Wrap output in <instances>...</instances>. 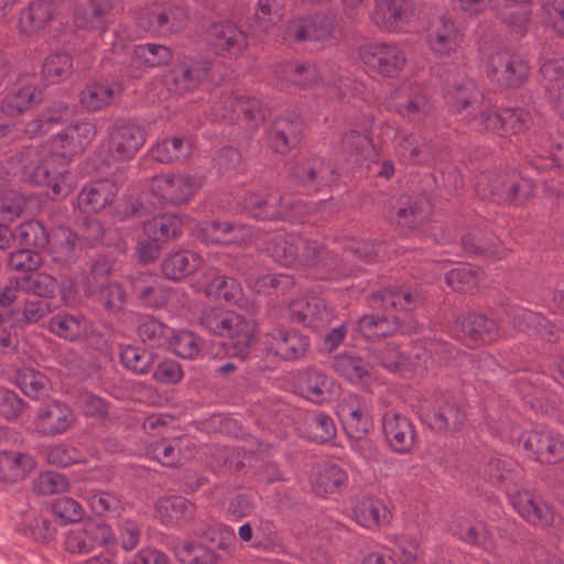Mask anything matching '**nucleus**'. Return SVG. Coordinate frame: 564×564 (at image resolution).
<instances>
[{
    "instance_id": "49",
    "label": "nucleus",
    "mask_w": 564,
    "mask_h": 564,
    "mask_svg": "<svg viewBox=\"0 0 564 564\" xmlns=\"http://www.w3.org/2000/svg\"><path fill=\"white\" fill-rule=\"evenodd\" d=\"M192 152L191 143L183 138H171L158 142L150 150L152 158L161 163L185 160Z\"/></svg>"
},
{
    "instance_id": "24",
    "label": "nucleus",
    "mask_w": 564,
    "mask_h": 564,
    "mask_svg": "<svg viewBox=\"0 0 564 564\" xmlns=\"http://www.w3.org/2000/svg\"><path fill=\"white\" fill-rule=\"evenodd\" d=\"M289 314L293 322L314 328L323 327L333 319L332 310L318 296L301 297L292 301L289 305Z\"/></svg>"
},
{
    "instance_id": "20",
    "label": "nucleus",
    "mask_w": 564,
    "mask_h": 564,
    "mask_svg": "<svg viewBox=\"0 0 564 564\" xmlns=\"http://www.w3.org/2000/svg\"><path fill=\"white\" fill-rule=\"evenodd\" d=\"M209 36L213 51L223 57L237 58L248 47L247 33L230 21L215 23Z\"/></svg>"
},
{
    "instance_id": "46",
    "label": "nucleus",
    "mask_w": 564,
    "mask_h": 564,
    "mask_svg": "<svg viewBox=\"0 0 564 564\" xmlns=\"http://www.w3.org/2000/svg\"><path fill=\"white\" fill-rule=\"evenodd\" d=\"M143 228L151 240L164 241L181 235L183 220L175 214H165L148 220Z\"/></svg>"
},
{
    "instance_id": "36",
    "label": "nucleus",
    "mask_w": 564,
    "mask_h": 564,
    "mask_svg": "<svg viewBox=\"0 0 564 564\" xmlns=\"http://www.w3.org/2000/svg\"><path fill=\"white\" fill-rule=\"evenodd\" d=\"M243 208L254 218L267 220L285 217L281 198L275 194L251 193L243 197Z\"/></svg>"
},
{
    "instance_id": "26",
    "label": "nucleus",
    "mask_w": 564,
    "mask_h": 564,
    "mask_svg": "<svg viewBox=\"0 0 564 564\" xmlns=\"http://www.w3.org/2000/svg\"><path fill=\"white\" fill-rule=\"evenodd\" d=\"M121 93L122 85L118 82H90L80 90L79 104L87 111H100L113 105Z\"/></svg>"
},
{
    "instance_id": "53",
    "label": "nucleus",
    "mask_w": 564,
    "mask_h": 564,
    "mask_svg": "<svg viewBox=\"0 0 564 564\" xmlns=\"http://www.w3.org/2000/svg\"><path fill=\"white\" fill-rule=\"evenodd\" d=\"M48 329L61 338L74 341L85 336L86 323L80 316L57 314L48 322Z\"/></svg>"
},
{
    "instance_id": "63",
    "label": "nucleus",
    "mask_w": 564,
    "mask_h": 564,
    "mask_svg": "<svg viewBox=\"0 0 564 564\" xmlns=\"http://www.w3.org/2000/svg\"><path fill=\"white\" fill-rule=\"evenodd\" d=\"M138 333L143 341L155 346H165L173 329L153 317H145L140 323Z\"/></svg>"
},
{
    "instance_id": "2",
    "label": "nucleus",
    "mask_w": 564,
    "mask_h": 564,
    "mask_svg": "<svg viewBox=\"0 0 564 564\" xmlns=\"http://www.w3.org/2000/svg\"><path fill=\"white\" fill-rule=\"evenodd\" d=\"M265 250L282 265L332 268L337 263L336 258L323 245L315 240H304L295 234L275 235Z\"/></svg>"
},
{
    "instance_id": "12",
    "label": "nucleus",
    "mask_w": 564,
    "mask_h": 564,
    "mask_svg": "<svg viewBox=\"0 0 564 564\" xmlns=\"http://www.w3.org/2000/svg\"><path fill=\"white\" fill-rule=\"evenodd\" d=\"M113 540L115 534L107 523L88 520L65 533L64 546L68 553L82 555L90 553L99 546H106Z\"/></svg>"
},
{
    "instance_id": "60",
    "label": "nucleus",
    "mask_w": 564,
    "mask_h": 564,
    "mask_svg": "<svg viewBox=\"0 0 564 564\" xmlns=\"http://www.w3.org/2000/svg\"><path fill=\"white\" fill-rule=\"evenodd\" d=\"M248 285L258 293H271L290 289L294 281L285 273H268L258 276H248Z\"/></svg>"
},
{
    "instance_id": "29",
    "label": "nucleus",
    "mask_w": 564,
    "mask_h": 564,
    "mask_svg": "<svg viewBox=\"0 0 564 564\" xmlns=\"http://www.w3.org/2000/svg\"><path fill=\"white\" fill-rule=\"evenodd\" d=\"M275 77L297 87L306 88L318 84L322 76L314 64L299 61L281 62L274 66Z\"/></svg>"
},
{
    "instance_id": "58",
    "label": "nucleus",
    "mask_w": 564,
    "mask_h": 564,
    "mask_svg": "<svg viewBox=\"0 0 564 564\" xmlns=\"http://www.w3.org/2000/svg\"><path fill=\"white\" fill-rule=\"evenodd\" d=\"M470 127L479 131L505 133V109H497L492 100L488 98L487 106L477 112Z\"/></svg>"
},
{
    "instance_id": "51",
    "label": "nucleus",
    "mask_w": 564,
    "mask_h": 564,
    "mask_svg": "<svg viewBox=\"0 0 564 564\" xmlns=\"http://www.w3.org/2000/svg\"><path fill=\"white\" fill-rule=\"evenodd\" d=\"M17 386L30 398L39 399L50 391L48 378L33 368H21L15 376Z\"/></svg>"
},
{
    "instance_id": "48",
    "label": "nucleus",
    "mask_w": 564,
    "mask_h": 564,
    "mask_svg": "<svg viewBox=\"0 0 564 564\" xmlns=\"http://www.w3.org/2000/svg\"><path fill=\"white\" fill-rule=\"evenodd\" d=\"M339 147L343 155L355 163L372 158L375 152L371 140L366 134L354 130L344 133Z\"/></svg>"
},
{
    "instance_id": "8",
    "label": "nucleus",
    "mask_w": 564,
    "mask_h": 564,
    "mask_svg": "<svg viewBox=\"0 0 564 564\" xmlns=\"http://www.w3.org/2000/svg\"><path fill=\"white\" fill-rule=\"evenodd\" d=\"M200 186L198 177L185 173H164L150 180L152 195L161 203L174 206L188 203Z\"/></svg>"
},
{
    "instance_id": "44",
    "label": "nucleus",
    "mask_w": 564,
    "mask_h": 564,
    "mask_svg": "<svg viewBox=\"0 0 564 564\" xmlns=\"http://www.w3.org/2000/svg\"><path fill=\"white\" fill-rule=\"evenodd\" d=\"M203 264V259L199 254L187 250L177 251L170 254L162 262V271L167 279L181 280Z\"/></svg>"
},
{
    "instance_id": "21",
    "label": "nucleus",
    "mask_w": 564,
    "mask_h": 564,
    "mask_svg": "<svg viewBox=\"0 0 564 564\" xmlns=\"http://www.w3.org/2000/svg\"><path fill=\"white\" fill-rule=\"evenodd\" d=\"M75 422L73 411L62 402H51L40 408L34 421L36 433L55 436L65 433Z\"/></svg>"
},
{
    "instance_id": "13",
    "label": "nucleus",
    "mask_w": 564,
    "mask_h": 564,
    "mask_svg": "<svg viewBox=\"0 0 564 564\" xmlns=\"http://www.w3.org/2000/svg\"><path fill=\"white\" fill-rule=\"evenodd\" d=\"M209 73V64L193 57L178 59L163 76L165 88L175 96L195 90Z\"/></svg>"
},
{
    "instance_id": "37",
    "label": "nucleus",
    "mask_w": 564,
    "mask_h": 564,
    "mask_svg": "<svg viewBox=\"0 0 564 564\" xmlns=\"http://www.w3.org/2000/svg\"><path fill=\"white\" fill-rule=\"evenodd\" d=\"M80 250L79 239L72 230L65 227L54 230L50 250L54 262L68 264L79 257Z\"/></svg>"
},
{
    "instance_id": "35",
    "label": "nucleus",
    "mask_w": 564,
    "mask_h": 564,
    "mask_svg": "<svg viewBox=\"0 0 564 564\" xmlns=\"http://www.w3.org/2000/svg\"><path fill=\"white\" fill-rule=\"evenodd\" d=\"M335 372L351 384H368L372 379L371 366L351 354H340L333 364Z\"/></svg>"
},
{
    "instance_id": "62",
    "label": "nucleus",
    "mask_w": 564,
    "mask_h": 564,
    "mask_svg": "<svg viewBox=\"0 0 564 564\" xmlns=\"http://www.w3.org/2000/svg\"><path fill=\"white\" fill-rule=\"evenodd\" d=\"M381 301L384 306L399 311H411L420 304L421 297L406 289L390 288L382 291Z\"/></svg>"
},
{
    "instance_id": "43",
    "label": "nucleus",
    "mask_w": 564,
    "mask_h": 564,
    "mask_svg": "<svg viewBox=\"0 0 564 564\" xmlns=\"http://www.w3.org/2000/svg\"><path fill=\"white\" fill-rule=\"evenodd\" d=\"M464 410L453 401L438 403L429 416V424L433 430L454 432L459 430L465 421Z\"/></svg>"
},
{
    "instance_id": "64",
    "label": "nucleus",
    "mask_w": 564,
    "mask_h": 564,
    "mask_svg": "<svg viewBox=\"0 0 564 564\" xmlns=\"http://www.w3.org/2000/svg\"><path fill=\"white\" fill-rule=\"evenodd\" d=\"M52 513L62 523L79 522L85 514L83 506L70 497L57 498L52 502Z\"/></svg>"
},
{
    "instance_id": "30",
    "label": "nucleus",
    "mask_w": 564,
    "mask_h": 564,
    "mask_svg": "<svg viewBox=\"0 0 564 564\" xmlns=\"http://www.w3.org/2000/svg\"><path fill=\"white\" fill-rule=\"evenodd\" d=\"M117 194L110 180H99L84 186L78 195V207L84 213H98L109 205Z\"/></svg>"
},
{
    "instance_id": "7",
    "label": "nucleus",
    "mask_w": 564,
    "mask_h": 564,
    "mask_svg": "<svg viewBox=\"0 0 564 564\" xmlns=\"http://www.w3.org/2000/svg\"><path fill=\"white\" fill-rule=\"evenodd\" d=\"M358 57L369 69L384 77L398 76L406 65V53L397 42H370L358 48Z\"/></svg>"
},
{
    "instance_id": "40",
    "label": "nucleus",
    "mask_w": 564,
    "mask_h": 564,
    "mask_svg": "<svg viewBox=\"0 0 564 564\" xmlns=\"http://www.w3.org/2000/svg\"><path fill=\"white\" fill-rule=\"evenodd\" d=\"M296 177L306 187L307 192H315L322 186L335 182L334 167L323 159H312L296 171Z\"/></svg>"
},
{
    "instance_id": "34",
    "label": "nucleus",
    "mask_w": 564,
    "mask_h": 564,
    "mask_svg": "<svg viewBox=\"0 0 564 564\" xmlns=\"http://www.w3.org/2000/svg\"><path fill=\"white\" fill-rule=\"evenodd\" d=\"M112 6L110 0H87L75 11V23L78 28L104 30L108 23Z\"/></svg>"
},
{
    "instance_id": "17",
    "label": "nucleus",
    "mask_w": 564,
    "mask_h": 564,
    "mask_svg": "<svg viewBox=\"0 0 564 564\" xmlns=\"http://www.w3.org/2000/svg\"><path fill=\"white\" fill-rule=\"evenodd\" d=\"M414 15L411 0H373L370 22L386 33H402Z\"/></svg>"
},
{
    "instance_id": "47",
    "label": "nucleus",
    "mask_w": 564,
    "mask_h": 564,
    "mask_svg": "<svg viewBox=\"0 0 564 564\" xmlns=\"http://www.w3.org/2000/svg\"><path fill=\"white\" fill-rule=\"evenodd\" d=\"M193 286L196 291H204L206 296L210 299L226 302L236 303L242 295L241 285L235 279L225 275L214 276L205 288L202 285Z\"/></svg>"
},
{
    "instance_id": "3",
    "label": "nucleus",
    "mask_w": 564,
    "mask_h": 564,
    "mask_svg": "<svg viewBox=\"0 0 564 564\" xmlns=\"http://www.w3.org/2000/svg\"><path fill=\"white\" fill-rule=\"evenodd\" d=\"M282 37L289 42H312L322 46L336 45L340 30L336 19L327 13L295 17L282 29Z\"/></svg>"
},
{
    "instance_id": "9",
    "label": "nucleus",
    "mask_w": 564,
    "mask_h": 564,
    "mask_svg": "<svg viewBox=\"0 0 564 564\" xmlns=\"http://www.w3.org/2000/svg\"><path fill=\"white\" fill-rule=\"evenodd\" d=\"M528 59L520 53L497 52L491 54L487 62L485 72L488 78L502 87H519L530 75Z\"/></svg>"
},
{
    "instance_id": "52",
    "label": "nucleus",
    "mask_w": 564,
    "mask_h": 564,
    "mask_svg": "<svg viewBox=\"0 0 564 564\" xmlns=\"http://www.w3.org/2000/svg\"><path fill=\"white\" fill-rule=\"evenodd\" d=\"M284 0H258L253 17L254 32H268L283 15Z\"/></svg>"
},
{
    "instance_id": "31",
    "label": "nucleus",
    "mask_w": 564,
    "mask_h": 564,
    "mask_svg": "<svg viewBox=\"0 0 564 564\" xmlns=\"http://www.w3.org/2000/svg\"><path fill=\"white\" fill-rule=\"evenodd\" d=\"M237 325H228L224 336L229 339V346L232 354L237 357L245 358L253 347L257 340V325L252 319L237 314Z\"/></svg>"
},
{
    "instance_id": "54",
    "label": "nucleus",
    "mask_w": 564,
    "mask_h": 564,
    "mask_svg": "<svg viewBox=\"0 0 564 564\" xmlns=\"http://www.w3.org/2000/svg\"><path fill=\"white\" fill-rule=\"evenodd\" d=\"M21 246L42 249L50 242V236L43 224L36 219L21 223L13 234Z\"/></svg>"
},
{
    "instance_id": "25",
    "label": "nucleus",
    "mask_w": 564,
    "mask_h": 564,
    "mask_svg": "<svg viewBox=\"0 0 564 564\" xmlns=\"http://www.w3.org/2000/svg\"><path fill=\"white\" fill-rule=\"evenodd\" d=\"M267 350L283 360L303 357L308 348L307 338L296 330L275 329L268 335Z\"/></svg>"
},
{
    "instance_id": "15",
    "label": "nucleus",
    "mask_w": 564,
    "mask_h": 564,
    "mask_svg": "<svg viewBox=\"0 0 564 564\" xmlns=\"http://www.w3.org/2000/svg\"><path fill=\"white\" fill-rule=\"evenodd\" d=\"M487 97L470 78L463 79L447 93L449 111L470 126L477 112L487 106Z\"/></svg>"
},
{
    "instance_id": "5",
    "label": "nucleus",
    "mask_w": 564,
    "mask_h": 564,
    "mask_svg": "<svg viewBox=\"0 0 564 564\" xmlns=\"http://www.w3.org/2000/svg\"><path fill=\"white\" fill-rule=\"evenodd\" d=\"M188 20L187 10L171 2H153L144 6L137 15V24L141 30L160 36L183 31Z\"/></svg>"
},
{
    "instance_id": "56",
    "label": "nucleus",
    "mask_w": 564,
    "mask_h": 564,
    "mask_svg": "<svg viewBox=\"0 0 564 564\" xmlns=\"http://www.w3.org/2000/svg\"><path fill=\"white\" fill-rule=\"evenodd\" d=\"M73 72V59L66 53L50 54L42 66L43 78L51 84L59 83L70 76Z\"/></svg>"
},
{
    "instance_id": "61",
    "label": "nucleus",
    "mask_w": 564,
    "mask_h": 564,
    "mask_svg": "<svg viewBox=\"0 0 564 564\" xmlns=\"http://www.w3.org/2000/svg\"><path fill=\"white\" fill-rule=\"evenodd\" d=\"M121 364L134 373H147L153 364V354L138 346H124L120 350Z\"/></svg>"
},
{
    "instance_id": "42",
    "label": "nucleus",
    "mask_w": 564,
    "mask_h": 564,
    "mask_svg": "<svg viewBox=\"0 0 564 564\" xmlns=\"http://www.w3.org/2000/svg\"><path fill=\"white\" fill-rule=\"evenodd\" d=\"M40 91L32 83H22L8 94L1 104V111L8 117H15L40 101Z\"/></svg>"
},
{
    "instance_id": "14",
    "label": "nucleus",
    "mask_w": 564,
    "mask_h": 564,
    "mask_svg": "<svg viewBox=\"0 0 564 564\" xmlns=\"http://www.w3.org/2000/svg\"><path fill=\"white\" fill-rule=\"evenodd\" d=\"M143 126L130 120H117L109 131L108 153L116 161L131 160L145 144Z\"/></svg>"
},
{
    "instance_id": "50",
    "label": "nucleus",
    "mask_w": 564,
    "mask_h": 564,
    "mask_svg": "<svg viewBox=\"0 0 564 564\" xmlns=\"http://www.w3.org/2000/svg\"><path fill=\"white\" fill-rule=\"evenodd\" d=\"M72 115V109L67 105H56L42 112L37 118L29 121L25 126V133L30 138H35L51 130L53 124L66 120Z\"/></svg>"
},
{
    "instance_id": "23",
    "label": "nucleus",
    "mask_w": 564,
    "mask_h": 564,
    "mask_svg": "<svg viewBox=\"0 0 564 564\" xmlns=\"http://www.w3.org/2000/svg\"><path fill=\"white\" fill-rule=\"evenodd\" d=\"M383 434L389 446L397 453H409L415 441L412 422L403 414L387 411L382 417Z\"/></svg>"
},
{
    "instance_id": "19",
    "label": "nucleus",
    "mask_w": 564,
    "mask_h": 564,
    "mask_svg": "<svg viewBox=\"0 0 564 564\" xmlns=\"http://www.w3.org/2000/svg\"><path fill=\"white\" fill-rule=\"evenodd\" d=\"M337 415L347 435L354 440L366 436L372 424L368 404L356 394H349L341 400L337 406Z\"/></svg>"
},
{
    "instance_id": "6",
    "label": "nucleus",
    "mask_w": 564,
    "mask_h": 564,
    "mask_svg": "<svg viewBox=\"0 0 564 564\" xmlns=\"http://www.w3.org/2000/svg\"><path fill=\"white\" fill-rule=\"evenodd\" d=\"M477 193L482 198L497 203H523L534 195V184L516 172L484 177L477 183Z\"/></svg>"
},
{
    "instance_id": "55",
    "label": "nucleus",
    "mask_w": 564,
    "mask_h": 564,
    "mask_svg": "<svg viewBox=\"0 0 564 564\" xmlns=\"http://www.w3.org/2000/svg\"><path fill=\"white\" fill-rule=\"evenodd\" d=\"M301 123H289L279 120L270 134V143L275 152L284 153L293 148L301 139Z\"/></svg>"
},
{
    "instance_id": "18",
    "label": "nucleus",
    "mask_w": 564,
    "mask_h": 564,
    "mask_svg": "<svg viewBox=\"0 0 564 564\" xmlns=\"http://www.w3.org/2000/svg\"><path fill=\"white\" fill-rule=\"evenodd\" d=\"M463 37V33L453 20L441 17L429 24L425 40L430 51L434 55L443 57L457 52Z\"/></svg>"
},
{
    "instance_id": "57",
    "label": "nucleus",
    "mask_w": 564,
    "mask_h": 564,
    "mask_svg": "<svg viewBox=\"0 0 564 564\" xmlns=\"http://www.w3.org/2000/svg\"><path fill=\"white\" fill-rule=\"evenodd\" d=\"M166 346L171 347L178 357L193 359L196 358L202 350V340L193 332L173 329Z\"/></svg>"
},
{
    "instance_id": "16",
    "label": "nucleus",
    "mask_w": 564,
    "mask_h": 564,
    "mask_svg": "<svg viewBox=\"0 0 564 564\" xmlns=\"http://www.w3.org/2000/svg\"><path fill=\"white\" fill-rule=\"evenodd\" d=\"M390 109L409 120H421L431 110L424 88L412 82H403L390 93Z\"/></svg>"
},
{
    "instance_id": "10",
    "label": "nucleus",
    "mask_w": 564,
    "mask_h": 564,
    "mask_svg": "<svg viewBox=\"0 0 564 564\" xmlns=\"http://www.w3.org/2000/svg\"><path fill=\"white\" fill-rule=\"evenodd\" d=\"M215 120H241L246 128H256L265 119V110L256 98L238 99L231 91L223 93L212 105Z\"/></svg>"
},
{
    "instance_id": "59",
    "label": "nucleus",
    "mask_w": 564,
    "mask_h": 564,
    "mask_svg": "<svg viewBox=\"0 0 564 564\" xmlns=\"http://www.w3.org/2000/svg\"><path fill=\"white\" fill-rule=\"evenodd\" d=\"M33 491L41 496H52L67 492L70 488L68 479L56 471H44L32 481Z\"/></svg>"
},
{
    "instance_id": "33",
    "label": "nucleus",
    "mask_w": 564,
    "mask_h": 564,
    "mask_svg": "<svg viewBox=\"0 0 564 564\" xmlns=\"http://www.w3.org/2000/svg\"><path fill=\"white\" fill-rule=\"evenodd\" d=\"M56 6L51 1H35L20 12L18 28L23 34H34L55 17Z\"/></svg>"
},
{
    "instance_id": "41",
    "label": "nucleus",
    "mask_w": 564,
    "mask_h": 564,
    "mask_svg": "<svg viewBox=\"0 0 564 564\" xmlns=\"http://www.w3.org/2000/svg\"><path fill=\"white\" fill-rule=\"evenodd\" d=\"M155 514L166 525L188 520L194 514V505L181 496L160 498L155 503Z\"/></svg>"
},
{
    "instance_id": "45",
    "label": "nucleus",
    "mask_w": 564,
    "mask_h": 564,
    "mask_svg": "<svg viewBox=\"0 0 564 564\" xmlns=\"http://www.w3.org/2000/svg\"><path fill=\"white\" fill-rule=\"evenodd\" d=\"M451 531L459 540L491 551V538L481 521L471 522L467 518H458L451 525Z\"/></svg>"
},
{
    "instance_id": "38",
    "label": "nucleus",
    "mask_w": 564,
    "mask_h": 564,
    "mask_svg": "<svg viewBox=\"0 0 564 564\" xmlns=\"http://www.w3.org/2000/svg\"><path fill=\"white\" fill-rule=\"evenodd\" d=\"M311 484L317 495L333 494L347 484V473L335 464L316 466L311 473Z\"/></svg>"
},
{
    "instance_id": "32",
    "label": "nucleus",
    "mask_w": 564,
    "mask_h": 564,
    "mask_svg": "<svg viewBox=\"0 0 564 564\" xmlns=\"http://www.w3.org/2000/svg\"><path fill=\"white\" fill-rule=\"evenodd\" d=\"M460 336L470 344H487L497 336V324L480 314H468L457 321Z\"/></svg>"
},
{
    "instance_id": "4",
    "label": "nucleus",
    "mask_w": 564,
    "mask_h": 564,
    "mask_svg": "<svg viewBox=\"0 0 564 564\" xmlns=\"http://www.w3.org/2000/svg\"><path fill=\"white\" fill-rule=\"evenodd\" d=\"M113 62L121 66V72L129 77H139L141 67H158L166 65L173 57L169 46L147 43L130 47L116 43L112 47Z\"/></svg>"
},
{
    "instance_id": "22",
    "label": "nucleus",
    "mask_w": 564,
    "mask_h": 564,
    "mask_svg": "<svg viewBox=\"0 0 564 564\" xmlns=\"http://www.w3.org/2000/svg\"><path fill=\"white\" fill-rule=\"evenodd\" d=\"M509 499L514 510L528 522L540 527L553 522L554 513L551 507L530 490L522 489L509 494Z\"/></svg>"
},
{
    "instance_id": "11",
    "label": "nucleus",
    "mask_w": 564,
    "mask_h": 564,
    "mask_svg": "<svg viewBox=\"0 0 564 564\" xmlns=\"http://www.w3.org/2000/svg\"><path fill=\"white\" fill-rule=\"evenodd\" d=\"M518 443L530 458L542 464H556L564 459V436L554 431H524Z\"/></svg>"
},
{
    "instance_id": "39",
    "label": "nucleus",
    "mask_w": 564,
    "mask_h": 564,
    "mask_svg": "<svg viewBox=\"0 0 564 564\" xmlns=\"http://www.w3.org/2000/svg\"><path fill=\"white\" fill-rule=\"evenodd\" d=\"M355 521L367 529H375L389 523L391 514L379 499L366 498L356 503L352 510Z\"/></svg>"
},
{
    "instance_id": "27",
    "label": "nucleus",
    "mask_w": 564,
    "mask_h": 564,
    "mask_svg": "<svg viewBox=\"0 0 564 564\" xmlns=\"http://www.w3.org/2000/svg\"><path fill=\"white\" fill-rule=\"evenodd\" d=\"M36 466L34 457L21 451H0V482L17 484L29 477Z\"/></svg>"
},
{
    "instance_id": "28",
    "label": "nucleus",
    "mask_w": 564,
    "mask_h": 564,
    "mask_svg": "<svg viewBox=\"0 0 564 564\" xmlns=\"http://www.w3.org/2000/svg\"><path fill=\"white\" fill-rule=\"evenodd\" d=\"M300 392L306 400L321 404L329 402L338 394L339 384L334 378L318 370H311L303 377Z\"/></svg>"
},
{
    "instance_id": "1",
    "label": "nucleus",
    "mask_w": 564,
    "mask_h": 564,
    "mask_svg": "<svg viewBox=\"0 0 564 564\" xmlns=\"http://www.w3.org/2000/svg\"><path fill=\"white\" fill-rule=\"evenodd\" d=\"M96 133L95 123L87 120L67 127L40 148L36 163L24 170V180L47 186L56 197L68 196L75 188L70 159L80 154Z\"/></svg>"
}]
</instances>
